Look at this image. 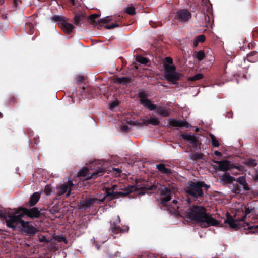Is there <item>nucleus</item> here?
<instances>
[{"label": "nucleus", "instance_id": "2eb2a0df", "mask_svg": "<svg viewBox=\"0 0 258 258\" xmlns=\"http://www.w3.org/2000/svg\"><path fill=\"white\" fill-rule=\"evenodd\" d=\"M168 122L169 126L170 128L175 127L189 128L190 127V125L187 121L184 120L170 119Z\"/></svg>", "mask_w": 258, "mask_h": 258}, {"label": "nucleus", "instance_id": "9b49d317", "mask_svg": "<svg viewBox=\"0 0 258 258\" xmlns=\"http://www.w3.org/2000/svg\"><path fill=\"white\" fill-rule=\"evenodd\" d=\"M191 18V12L186 9H180L177 11L175 18L180 23H185Z\"/></svg>", "mask_w": 258, "mask_h": 258}, {"label": "nucleus", "instance_id": "7ed1b4c3", "mask_svg": "<svg viewBox=\"0 0 258 258\" xmlns=\"http://www.w3.org/2000/svg\"><path fill=\"white\" fill-rule=\"evenodd\" d=\"M210 186L203 181L190 182L188 185L185 188L186 193L191 197L194 200L198 198L204 197L203 188L207 190Z\"/></svg>", "mask_w": 258, "mask_h": 258}, {"label": "nucleus", "instance_id": "f704fd0d", "mask_svg": "<svg viewBox=\"0 0 258 258\" xmlns=\"http://www.w3.org/2000/svg\"><path fill=\"white\" fill-rule=\"evenodd\" d=\"M203 75L201 73H198L195 75L194 76L190 77L189 78V80L194 81L196 80H199L202 79L203 78Z\"/></svg>", "mask_w": 258, "mask_h": 258}, {"label": "nucleus", "instance_id": "0eeeda50", "mask_svg": "<svg viewBox=\"0 0 258 258\" xmlns=\"http://www.w3.org/2000/svg\"><path fill=\"white\" fill-rule=\"evenodd\" d=\"M252 209L249 207H246L244 215L240 218L238 217L236 218V217L235 218H233L231 215L228 213L227 214V219L225 220L224 223L228 224L229 225V227L232 229H239L240 227V225L239 222L244 221L247 215L250 213Z\"/></svg>", "mask_w": 258, "mask_h": 258}, {"label": "nucleus", "instance_id": "4468645a", "mask_svg": "<svg viewBox=\"0 0 258 258\" xmlns=\"http://www.w3.org/2000/svg\"><path fill=\"white\" fill-rule=\"evenodd\" d=\"M73 185V182L71 181H69L59 187H58L57 188V196H60L67 192L66 196L67 197H69L71 193L72 187Z\"/></svg>", "mask_w": 258, "mask_h": 258}, {"label": "nucleus", "instance_id": "72a5a7b5", "mask_svg": "<svg viewBox=\"0 0 258 258\" xmlns=\"http://www.w3.org/2000/svg\"><path fill=\"white\" fill-rule=\"evenodd\" d=\"M136 60L137 62L143 64H146L149 62V59L148 58L142 56H137Z\"/></svg>", "mask_w": 258, "mask_h": 258}, {"label": "nucleus", "instance_id": "1a4fd4ad", "mask_svg": "<svg viewBox=\"0 0 258 258\" xmlns=\"http://www.w3.org/2000/svg\"><path fill=\"white\" fill-rule=\"evenodd\" d=\"M100 16V15L98 14H92L87 17L88 21L90 24L97 27L98 29H100V27L102 26V24H107L112 21V19L109 16L96 20Z\"/></svg>", "mask_w": 258, "mask_h": 258}, {"label": "nucleus", "instance_id": "20e7f679", "mask_svg": "<svg viewBox=\"0 0 258 258\" xmlns=\"http://www.w3.org/2000/svg\"><path fill=\"white\" fill-rule=\"evenodd\" d=\"M17 217V216H16ZM15 217H13L12 219V221L9 223V227L12 228L13 229H15L16 228V226L15 225V223H20L21 224L22 228L21 231L22 233H25L27 235L29 236H34L36 233L38 232V229L33 226V225L30 224V222L28 221H25L22 220V218H21L20 220H15L14 218Z\"/></svg>", "mask_w": 258, "mask_h": 258}, {"label": "nucleus", "instance_id": "3c124183", "mask_svg": "<svg viewBox=\"0 0 258 258\" xmlns=\"http://www.w3.org/2000/svg\"><path fill=\"white\" fill-rule=\"evenodd\" d=\"M113 170H114V173L116 176L119 175L122 171L119 168H113Z\"/></svg>", "mask_w": 258, "mask_h": 258}, {"label": "nucleus", "instance_id": "2f4dec72", "mask_svg": "<svg viewBox=\"0 0 258 258\" xmlns=\"http://www.w3.org/2000/svg\"><path fill=\"white\" fill-rule=\"evenodd\" d=\"M148 123L152 124L154 126H158L160 125L159 119L156 117H150L148 119Z\"/></svg>", "mask_w": 258, "mask_h": 258}, {"label": "nucleus", "instance_id": "ea45409f", "mask_svg": "<svg viewBox=\"0 0 258 258\" xmlns=\"http://www.w3.org/2000/svg\"><path fill=\"white\" fill-rule=\"evenodd\" d=\"M125 12L130 15L135 14V9L134 7H129L125 8Z\"/></svg>", "mask_w": 258, "mask_h": 258}, {"label": "nucleus", "instance_id": "58836bf2", "mask_svg": "<svg viewBox=\"0 0 258 258\" xmlns=\"http://www.w3.org/2000/svg\"><path fill=\"white\" fill-rule=\"evenodd\" d=\"M204 156V155L202 153H196L192 155L191 159L194 160L203 159Z\"/></svg>", "mask_w": 258, "mask_h": 258}, {"label": "nucleus", "instance_id": "39448f33", "mask_svg": "<svg viewBox=\"0 0 258 258\" xmlns=\"http://www.w3.org/2000/svg\"><path fill=\"white\" fill-rule=\"evenodd\" d=\"M15 211L16 216L14 219L15 220H20L21 218L25 215L28 216L29 217L34 219L39 218L41 216L40 211L37 207H34L31 209L20 207L17 209H14Z\"/></svg>", "mask_w": 258, "mask_h": 258}, {"label": "nucleus", "instance_id": "f8f14e48", "mask_svg": "<svg viewBox=\"0 0 258 258\" xmlns=\"http://www.w3.org/2000/svg\"><path fill=\"white\" fill-rule=\"evenodd\" d=\"M120 222V219L119 216L117 217L116 221L110 222V229L113 234L124 233L128 231V227L125 226L124 228H122L118 224Z\"/></svg>", "mask_w": 258, "mask_h": 258}, {"label": "nucleus", "instance_id": "79ce46f5", "mask_svg": "<svg viewBox=\"0 0 258 258\" xmlns=\"http://www.w3.org/2000/svg\"><path fill=\"white\" fill-rule=\"evenodd\" d=\"M120 26V24L118 23L112 24L111 25H106L104 26V28L106 29H111L116 27H118Z\"/></svg>", "mask_w": 258, "mask_h": 258}, {"label": "nucleus", "instance_id": "6ab92c4d", "mask_svg": "<svg viewBox=\"0 0 258 258\" xmlns=\"http://www.w3.org/2000/svg\"><path fill=\"white\" fill-rule=\"evenodd\" d=\"M74 24L77 26H80L83 23V20L86 17L85 12L83 11L74 12Z\"/></svg>", "mask_w": 258, "mask_h": 258}, {"label": "nucleus", "instance_id": "338daca9", "mask_svg": "<svg viewBox=\"0 0 258 258\" xmlns=\"http://www.w3.org/2000/svg\"><path fill=\"white\" fill-rule=\"evenodd\" d=\"M256 178L257 179H258V173L256 175Z\"/></svg>", "mask_w": 258, "mask_h": 258}, {"label": "nucleus", "instance_id": "13d9d810", "mask_svg": "<svg viewBox=\"0 0 258 258\" xmlns=\"http://www.w3.org/2000/svg\"><path fill=\"white\" fill-rule=\"evenodd\" d=\"M214 154L218 156H222V153L218 151H215L214 152Z\"/></svg>", "mask_w": 258, "mask_h": 258}, {"label": "nucleus", "instance_id": "e2e57ef3", "mask_svg": "<svg viewBox=\"0 0 258 258\" xmlns=\"http://www.w3.org/2000/svg\"><path fill=\"white\" fill-rule=\"evenodd\" d=\"M116 185H113L112 188V189H111L112 191H114V190L116 189Z\"/></svg>", "mask_w": 258, "mask_h": 258}, {"label": "nucleus", "instance_id": "09e8293b", "mask_svg": "<svg viewBox=\"0 0 258 258\" xmlns=\"http://www.w3.org/2000/svg\"><path fill=\"white\" fill-rule=\"evenodd\" d=\"M39 241L40 242H47L48 243L49 241L47 239L46 237L45 236H42L39 239Z\"/></svg>", "mask_w": 258, "mask_h": 258}, {"label": "nucleus", "instance_id": "0e129e2a", "mask_svg": "<svg viewBox=\"0 0 258 258\" xmlns=\"http://www.w3.org/2000/svg\"><path fill=\"white\" fill-rule=\"evenodd\" d=\"M253 44L252 43H249V44H248L249 48V49L251 48H252V47H253Z\"/></svg>", "mask_w": 258, "mask_h": 258}, {"label": "nucleus", "instance_id": "a211bd4d", "mask_svg": "<svg viewBox=\"0 0 258 258\" xmlns=\"http://www.w3.org/2000/svg\"><path fill=\"white\" fill-rule=\"evenodd\" d=\"M180 136L184 140L189 141L194 148L198 147L199 141L195 136L187 134H181Z\"/></svg>", "mask_w": 258, "mask_h": 258}, {"label": "nucleus", "instance_id": "052dcab7", "mask_svg": "<svg viewBox=\"0 0 258 258\" xmlns=\"http://www.w3.org/2000/svg\"><path fill=\"white\" fill-rule=\"evenodd\" d=\"M121 19V18L120 17V16L119 15L116 18V19H115V21L116 22V23L118 22V21H119V20Z\"/></svg>", "mask_w": 258, "mask_h": 258}, {"label": "nucleus", "instance_id": "cd10ccee", "mask_svg": "<svg viewBox=\"0 0 258 258\" xmlns=\"http://www.w3.org/2000/svg\"><path fill=\"white\" fill-rule=\"evenodd\" d=\"M132 82V78L128 77H118L116 82L119 84H126Z\"/></svg>", "mask_w": 258, "mask_h": 258}, {"label": "nucleus", "instance_id": "4be33fe9", "mask_svg": "<svg viewBox=\"0 0 258 258\" xmlns=\"http://www.w3.org/2000/svg\"><path fill=\"white\" fill-rule=\"evenodd\" d=\"M156 109L157 113L164 117H168L170 115L169 109H167L165 107L160 106L157 107L156 106Z\"/></svg>", "mask_w": 258, "mask_h": 258}, {"label": "nucleus", "instance_id": "864d4df0", "mask_svg": "<svg viewBox=\"0 0 258 258\" xmlns=\"http://www.w3.org/2000/svg\"><path fill=\"white\" fill-rule=\"evenodd\" d=\"M39 137H34L32 139V142L35 144H37L39 142Z\"/></svg>", "mask_w": 258, "mask_h": 258}, {"label": "nucleus", "instance_id": "e433bc0d", "mask_svg": "<svg viewBox=\"0 0 258 258\" xmlns=\"http://www.w3.org/2000/svg\"><path fill=\"white\" fill-rule=\"evenodd\" d=\"M245 164L251 167H255L257 165L256 161L252 159L247 160L245 162Z\"/></svg>", "mask_w": 258, "mask_h": 258}, {"label": "nucleus", "instance_id": "dca6fc26", "mask_svg": "<svg viewBox=\"0 0 258 258\" xmlns=\"http://www.w3.org/2000/svg\"><path fill=\"white\" fill-rule=\"evenodd\" d=\"M103 199L100 200L96 198H88L86 199L85 200L81 201L80 207L81 208L83 209H87L95 203L100 204V203L101 202H103Z\"/></svg>", "mask_w": 258, "mask_h": 258}, {"label": "nucleus", "instance_id": "f03ea898", "mask_svg": "<svg viewBox=\"0 0 258 258\" xmlns=\"http://www.w3.org/2000/svg\"><path fill=\"white\" fill-rule=\"evenodd\" d=\"M165 62L164 68L166 79L173 84H176L177 82L179 81L182 76V75L176 72V67L174 65H172L173 61L171 57H166Z\"/></svg>", "mask_w": 258, "mask_h": 258}, {"label": "nucleus", "instance_id": "473e14b6", "mask_svg": "<svg viewBox=\"0 0 258 258\" xmlns=\"http://www.w3.org/2000/svg\"><path fill=\"white\" fill-rule=\"evenodd\" d=\"M210 137L211 139L212 145L214 147H218L220 146V144L216 137L212 134H210Z\"/></svg>", "mask_w": 258, "mask_h": 258}, {"label": "nucleus", "instance_id": "5701e85b", "mask_svg": "<svg viewBox=\"0 0 258 258\" xmlns=\"http://www.w3.org/2000/svg\"><path fill=\"white\" fill-rule=\"evenodd\" d=\"M40 198V194L38 192H35L33 193L29 201V205L30 207H32L35 205L38 202Z\"/></svg>", "mask_w": 258, "mask_h": 258}, {"label": "nucleus", "instance_id": "f3484780", "mask_svg": "<svg viewBox=\"0 0 258 258\" xmlns=\"http://www.w3.org/2000/svg\"><path fill=\"white\" fill-rule=\"evenodd\" d=\"M213 162L218 164L217 169L220 171L226 172L230 170L233 165H230L229 161L227 160L213 161Z\"/></svg>", "mask_w": 258, "mask_h": 258}, {"label": "nucleus", "instance_id": "aec40b11", "mask_svg": "<svg viewBox=\"0 0 258 258\" xmlns=\"http://www.w3.org/2000/svg\"><path fill=\"white\" fill-rule=\"evenodd\" d=\"M13 212L7 213L4 212L0 209V218L5 220L7 226L9 227V223L12 221V219L13 217H16L15 211L14 210Z\"/></svg>", "mask_w": 258, "mask_h": 258}, {"label": "nucleus", "instance_id": "c03bdc74", "mask_svg": "<svg viewBox=\"0 0 258 258\" xmlns=\"http://www.w3.org/2000/svg\"><path fill=\"white\" fill-rule=\"evenodd\" d=\"M195 39L199 43H203L205 41V36L204 35L202 34L197 36Z\"/></svg>", "mask_w": 258, "mask_h": 258}, {"label": "nucleus", "instance_id": "680f3d73", "mask_svg": "<svg viewBox=\"0 0 258 258\" xmlns=\"http://www.w3.org/2000/svg\"><path fill=\"white\" fill-rule=\"evenodd\" d=\"M172 203L175 204V205H177L178 204V201L176 200H173L172 201Z\"/></svg>", "mask_w": 258, "mask_h": 258}, {"label": "nucleus", "instance_id": "c756f323", "mask_svg": "<svg viewBox=\"0 0 258 258\" xmlns=\"http://www.w3.org/2000/svg\"><path fill=\"white\" fill-rule=\"evenodd\" d=\"M24 28L27 33L32 34L34 33V27L31 23H26Z\"/></svg>", "mask_w": 258, "mask_h": 258}, {"label": "nucleus", "instance_id": "4c0bfd02", "mask_svg": "<svg viewBox=\"0 0 258 258\" xmlns=\"http://www.w3.org/2000/svg\"><path fill=\"white\" fill-rule=\"evenodd\" d=\"M205 54L203 50H200L197 53L196 57L199 61H202L205 57Z\"/></svg>", "mask_w": 258, "mask_h": 258}, {"label": "nucleus", "instance_id": "c9c22d12", "mask_svg": "<svg viewBox=\"0 0 258 258\" xmlns=\"http://www.w3.org/2000/svg\"><path fill=\"white\" fill-rule=\"evenodd\" d=\"M232 192L235 194H239L241 191L240 186L237 184H233V188L232 190Z\"/></svg>", "mask_w": 258, "mask_h": 258}, {"label": "nucleus", "instance_id": "7c9ffc66", "mask_svg": "<svg viewBox=\"0 0 258 258\" xmlns=\"http://www.w3.org/2000/svg\"><path fill=\"white\" fill-rule=\"evenodd\" d=\"M18 98L14 95H10L8 99V103L10 105H14L17 102Z\"/></svg>", "mask_w": 258, "mask_h": 258}, {"label": "nucleus", "instance_id": "412c9836", "mask_svg": "<svg viewBox=\"0 0 258 258\" xmlns=\"http://www.w3.org/2000/svg\"><path fill=\"white\" fill-rule=\"evenodd\" d=\"M68 19L65 21L64 22L61 23V25L59 26L64 33L69 34L72 33L73 30L75 28L74 26L68 22Z\"/></svg>", "mask_w": 258, "mask_h": 258}, {"label": "nucleus", "instance_id": "49530a36", "mask_svg": "<svg viewBox=\"0 0 258 258\" xmlns=\"http://www.w3.org/2000/svg\"><path fill=\"white\" fill-rule=\"evenodd\" d=\"M119 104V102L118 101H114L113 102H111V104H110V109H113L116 107H117Z\"/></svg>", "mask_w": 258, "mask_h": 258}, {"label": "nucleus", "instance_id": "f257e3e1", "mask_svg": "<svg viewBox=\"0 0 258 258\" xmlns=\"http://www.w3.org/2000/svg\"><path fill=\"white\" fill-rule=\"evenodd\" d=\"M186 214L188 218L200 223L201 227L206 228L218 224V221L207 213L206 208L202 206L193 205L187 210Z\"/></svg>", "mask_w": 258, "mask_h": 258}, {"label": "nucleus", "instance_id": "393cba45", "mask_svg": "<svg viewBox=\"0 0 258 258\" xmlns=\"http://www.w3.org/2000/svg\"><path fill=\"white\" fill-rule=\"evenodd\" d=\"M238 183H239L241 185H242L245 191H249L250 190V188L248 186V183L246 182L245 177L240 176L238 177L237 179H236V180Z\"/></svg>", "mask_w": 258, "mask_h": 258}, {"label": "nucleus", "instance_id": "6e6d98bb", "mask_svg": "<svg viewBox=\"0 0 258 258\" xmlns=\"http://www.w3.org/2000/svg\"><path fill=\"white\" fill-rule=\"evenodd\" d=\"M198 44L199 42L195 39L193 41L192 43L193 47H196L198 46Z\"/></svg>", "mask_w": 258, "mask_h": 258}, {"label": "nucleus", "instance_id": "5fc2aeb1", "mask_svg": "<svg viewBox=\"0 0 258 258\" xmlns=\"http://www.w3.org/2000/svg\"><path fill=\"white\" fill-rule=\"evenodd\" d=\"M45 191L46 195H50L51 193V189H49L48 187H46L45 189Z\"/></svg>", "mask_w": 258, "mask_h": 258}, {"label": "nucleus", "instance_id": "bf43d9fd", "mask_svg": "<svg viewBox=\"0 0 258 258\" xmlns=\"http://www.w3.org/2000/svg\"><path fill=\"white\" fill-rule=\"evenodd\" d=\"M83 77L82 76H80L78 77L77 81L79 82H81L83 80Z\"/></svg>", "mask_w": 258, "mask_h": 258}, {"label": "nucleus", "instance_id": "b1692460", "mask_svg": "<svg viewBox=\"0 0 258 258\" xmlns=\"http://www.w3.org/2000/svg\"><path fill=\"white\" fill-rule=\"evenodd\" d=\"M156 169H157L161 173L169 175L172 173L170 169L166 167L164 164H159L156 165Z\"/></svg>", "mask_w": 258, "mask_h": 258}, {"label": "nucleus", "instance_id": "8fccbe9b", "mask_svg": "<svg viewBox=\"0 0 258 258\" xmlns=\"http://www.w3.org/2000/svg\"><path fill=\"white\" fill-rule=\"evenodd\" d=\"M49 211L52 214H55L59 212V211L54 207H52L49 210Z\"/></svg>", "mask_w": 258, "mask_h": 258}, {"label": "nucleus", "instance_id": "ddd939ff", "mask_svg": "<svg viewBox=\"0 0 258 258\" xmlns=\"http://www.w3.org/2000/svg\"><path fill=\"white\" fill-rule=\"evenodd\" d=\"M139 97L140 101L144 107L149 109L151 111L155 110L156 108V105L152 103L151 100L146 98L147 95L145 92L139 93Z\"/></svg>", "mask_w": 258, "mask_h": 258}, {"label": "nucleus", "instance_id": "69168bd1", "mask_svg": "<svg viewBox=\"0 0 258 258\" xmlns=\"http://www.w3.org/2000/svg\"><path fill=\"white\" fill-rule=\"evenodd\" d=\"M71 3L73 5H75V0H69Z\"/></svg>", "mask_w": 258, "mask_h": 258}, {"label": "nucleus", "instance_id": "a18cd8bd", "mask_svg": "<svg viewBox=\"0 0 258 258\" xmlns=\"http://www.w3.org/2000/svg\"><path fill=\"white\" fill-rule=\"evenodd\" d=\"M120 129L122 132H127L130 131L129 127L126 124L121 125Z\"/></svg>", "mask_w": 258, "mask_h": 258}, {"label": "nucleus", "instance_id": "9d476101", "mask_svg": "<svg viewBox=\"0 0 258 258\" xmlns=\"http://www.w3.org/2000/svg\"><path fill=\"white\" fill-rule=\"evenodd\" d=\"M135 188V187L134 186H131L130 188H126L124 191L123 192H115L112 191L110 188H107L105 191L106 197H111L112 199H117L120 197H125L129 194L132 192Z\"/></svg>", "mask_w": 258, "mask_h": 258}, {"label": "nucleus", "instance_id": "a19ab883", "mask_svg": "<svg viewBox=\"0 0 258 258\" xmlns=\"http://www.w3.org/2000/svg\"><path fill=\"white\" fill-rule=\"evenodd\" d=\"M247 229L250 230V232L253 233H258V224L257 225L249 226Z\"/></svg>", "mask_w": 258, "mask_h": 258}, {"label": "nucleus", "instance_id": "774afa93", "mask_svg": "<svg viewBox=\"0 0 258 258\" xmlns=\"http://www.w3.org/2000/svg\"><path fill=\"white\" fill-rule=\"evenodd\" d=\"M2 113L0 112V118L2 117Z\"/></svg>", "mask_w": 258, "mask_h": 258}, {"label": "nucleus", "instance_id": "de8ad7c7", "mask_svg": "<svg viewBox=\"0 0 258 258\" xmlns=\"http://www.w3.org/2000/svg\"><path fill=\"white\" fill-rule=\"evenodd\" d=\"M129 124L131 125L142 126V123L139 122L137 121H130Z\"/></svg>", "mask_w": 258, "mask_h": 258}, {"label": "nucleus", "instance_id": "bb28decb", "mask_svg": "<svg viewBox=\"0 0 258 258\" xmlns=\"http://www.w3.org/2000/svg\"><path fill=\"white\" fill-rule=\"evenodd\" d=\"M222 180L228 184L231 183L236 180L235 177L231 176L229 173H225L222 176Z\"/></svg>", "mask_w": 258, "mask_h": 258}, {"label": "nucleus", "instance_id": "37998d69", "mask_svg": "<svg viewBox=\"0 0 258 258\" xmlns=\"http://www.w3.org/2000/svg\"><path fill=\"white\" fill-rule=\"evenodd\" d=\"M55 239L59 242H63L65 243L68 242L66 237L62 236H57L55 237Z\"/></svg>", "mask_w": 258, "mask_h": 258}, {"label": "nucleus", "instance_id": "6e6552de", "mask_svg": "<svg viewBox=\"0 0 258 258\" xmlns=\"http://www.w3.org/2000/svg\"><path fill=\"white\" fill-rule=\"evenodd\" d=\"M176 191V188L174 184H168L167 186H164L160 190L161 203L162 204H166L171 200V196Z\"/></svg>", "mask_w": 258, "mask_h": 258}, {"label": "nucleus", "instance_id": "603ef678", "mask_svg": "<svg viewBox=\"0 0 258 258\" xmlns=\"http://www.w3.org/2000/svg\"><path fill=\"white\" fill-rule=\"evenodd\" d=\"M142 126L143 125H149V123H148V119H145V118H142Z\"/></svg>", "mask_w": 258, "mask_h": 258}, {"label": "nucleus", "instance_id": "423d86ee", "mask_svg": "<svg viewBox=\"0 0 258 258\" xmlns=\"http://www.w3.org/2000/svg\"><path fill=\"white\" fill-rule=\"evenodd\" d=\"M105 172V169L100 167L92 172H90L87 167H84L78 172V176L79 177H84L86 180L96 179L102 176Z\"/></svg>", "mask_w": 258, "mask_h": 258}, {"label": "nucleus", "instance_id": "c85d7f7f", "mask_svg": "<svg viewBox=\"0 0 258 258\" xmlns=\"http://www.w3.org/2000/svg\"><path fill=\"white\" fill-rule=\"evenodd\" d=\"M52 19L55 22H58V25L60 26L61 25V23L65 22L67 19L63 16L55 15L52 17Z\"/></svg>", "mask_w": 258, "mask_h": 258}, {"label": "nucleus", "instance_id": "a878e982", "mask_svg": "<svg viewBox=\"0 0 258 258\" xmlns=\"http://www.w3.org/2000/svg\"><path fill=\"white\" fill-rule=\"evenodd\" d=\"M247 58L249 62H255L258 60V53L256 51H252L247 55Z\"/></svg>", "mask_w": 258, "mask_h": 258}, {"label": "nucleus", "instance_id": "4d7b16f0", "mask_svg": "<svg viewBox=\"0 0 258 258\" xmlns=\"http://www.w3.org/2000/svg\"><path fill=\"white\" fill-rule=\"evenodd\" d=\"M13 5L14 7L17 8V6L18 5V1L17 0H13Z\"/></svg>", "mask_w": 258, "mask_h": 258}]
</instances>
